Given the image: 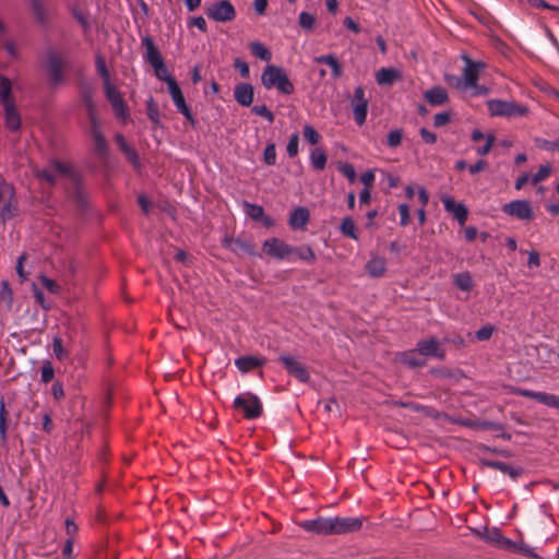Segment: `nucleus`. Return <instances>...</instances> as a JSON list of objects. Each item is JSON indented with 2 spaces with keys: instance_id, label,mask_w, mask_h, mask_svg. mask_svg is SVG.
Returning a JSON list of instances; mask_svg holds the SVG:
<instances>
[{
  "instance_id": "1a4fd4ad",
  "label": "nucleus",
  "mask_w": 559,
  "mask_h": 559,
  "mask_svg": "<svg viewBox=\"0 0 559 559\" xmlns=\"http://www.w3.org/2000/svg\"><path fill=\"white\" fill-rule=\"evenodd\" d=\"M206 15L216 22H230L236 17V10L230 1L219 0L206 10Z\"/></svg>"
},
{
  "instance_id": "680f3d73",
  "label": "nucleus",
  "mask_w": 559,
  "mask_h": 559,
  "mask_svg": "<svg viewBox=\"0 0 559 559\" xmlns=\"http://www.w3.org/2000/svg\"><path fill=\"white\" fill-rule=\"evenodd\" d=\"M399 213L401 226H407L411 223L409 206L406 203L400 204Z\"/></svg>"
},
{
  "instance_id": "cd10ccee",
  "label": "nucleus",
  "mask_w": 559,
  "mask_h": 559,
  "mask_svg": "<svg viewBox=\"0 0 559 559\" xmlns=\"http://www.w3.org/2000/svg\"><path fill=\"white\" fill-rule=\"evenodd\" d=\"M265 361V358H258L254 356H241L235 360V365L239 369V371L249 372L255 368L264 366Z\"/></svg>"
},
{
  "instance_id": "f8f14e48",
  "label": "nucleus",
  "mask_w": 559,
  "mask_h": 559,
  "mask_svg": "<svg viewBox=\"0 0 559 559\" xmlns=\"http://www.w3.org/2000/svg\"><path fill=\"white\" fill-rule=\"evenodd\" d=\"M262 250L269 257L278 260L287 259L290 254H293V246L275 237L264 240Z\"/></svg>"
},
{
  "instance_id": "bf43d9fd",
  "label": "nucleus",
  "mask_w": 559,
  "mask_h": 559,
  "mask_svg": "<svg viewBox=\"0 0 559 559\" xmlns=\"http://www.w3.org/2000/svg\"><path fill=\"white\" fill-rule=\"evenodd\" d=\"M536 145L539 148L546 150V151H558L559 152V141H549L545 139H536L535 140Z\"/></svg>"
},
{
  "instance_id": "bb28decb",
  "label": "nucleus",
  "mask_w": 559,
  "mask_h": 559,
  "mask_svg": "<svg viewBox=\"0 0 559 559\" xmlns=\"http://www.w3.org/2000/svg\"><path fill=\"white\" fill-rule=\"evenodd\" d=\"M5 127L11 131L21 129V117L16 109L15 103L3 107Z\"/></svg>"
},
{
  "instance_id": "423d86ee",
  "label": "nucleus",
  "mask_w": 559,
  "mask_h": 559,
  "mask_svg": "<svg viewBox=\"0 0 559 559\" xmlns=\"http://www.w3.org/2000/svg\"><path fill=\"white\" fill-rule=\"evenodd\" d=\"M462 58L465 61L463 78L452 76L459 90H465L467 86H476L480 71L485 68V63L480 61H474L467 56H463Z\"/></svg>"
},
{
  "instance_id": "f03ea898",
  "label": "nucleus",
  "mask_w": 559,
  "mask_h": 559,
  "mask_svg": "<svg viewBox=\"0 0 559 559\" xmlns=\"http://www.w3.org/2000/svg\"><path fill=\"white\" fill-rule=\"evenodd\" d=\"M262 85L271 90L273 87L285 95H292L295 92V86L289 80L286 71L278 66L267 64L261 75Z\"/></svg>"
},
{
  "instance_id": "de8ad7c7",
  "label": "nucleus",
  "mask_w": 559,
  "mask_h": 559,
  "mask_svg": "<svg viewBox=\"0 0 559 559\" xmlns=\"http://www.w3.org/2000/svg\"><path fill=\"white\" fill-rule=\"evenodd\" d=\"M243 206L246 209V213L253 221H262V218L264 217V210L261 205L252 204V203L245 201Z\"/></svg>"
},
{
  "instance_id": "2eb2a0df",
  "label": "nucleus",
  "mask_w": 559,
  "mask_h": 559,
  "mask_svg": "<svg viewBox=\"0 0 559 559\" xmlns=\"http://www.w3.org/2000/svg\"><path fill=\"white\" fill-rule=\"evenodd\" d=\"M306 532L317 535H332L331 518L319 516L313 520H306L299 523Z\"/></svg>"
},
{
  "instance_id": "69168bd1",
  "label": "nucleus",
  "mask_w": 559,
  "mask_h": 559,
  "mask_svg": "<svg viewBox=\"0 0 559 559\" xmlns=\"http://www.w3.org/2000/svg\"><path fill=\"white\" fill-rule=\"evenodd\" d=\"M55 377V370L50 362H46L40 370V379L43 382L47 383L51 381Z\"/></svg>"
},
{
  "instance_id": "7c9ffc66",
  "label": "nucleus",
  "mask_w": 559,
  "mask_h": 559,
  "mask_svg": "<svg viewBox=\"0 0 559 559\" xmlns=\"http://www.w3.org/2000/svg\"><path fill=\"white\" fill-rule=\"evenodd\" d=\"M513 393L515 395H519V396H523V397H527V399H532V400H535L546 406L549 405V401H550V397H551V394L550 393H545V392H536V391H532V390H528V389H523V388H516L514 389Z\"/></svg>"
},
{
  "instance_id": "4d7b16f0",
  "label": "nucleus",
  "mask_w": 559,
  "mask_h": 559,
  "mask_svg": "<svg viewBox=\"0 0 559 559\" xmlns=\"http://www.w3.org/2000/svg\"><path fill=\"white\" fill-rule=\"evenodd\" d=\"M338 170L350 181L354 182L356 179L355 167L350 163H343L340 165Z\"/></svg>"
},
{
  "instance_id": "4be33fe9",
  "label": "nucleus",
  "mask_w": 559,
  "mask_h": 559,
  "mask_svg": "<svg viewBox=\"0 0 559 559\" xmlns=\"http://www.w3.org/2000/svg\"><path fill=\"white\" fill-rule=\"evenodd\" d=\"M309 210L305 206H298L290 213L288 225L293 229L304 230L309 223Z\"/></svg>"
},
{
  "instance_id": "5fc2aeb1",
  "label": "nucleus",
  "mask_w": 559,
  "mask_h": 559,
  "mask_svg": "<svg viewBox=\"0 0 559 559\" xmlns=\"http://www.w3.org/2000/svg\"><path fill=\"white\" fill-rule=\"evenodd\" d=\"M251 111L257 116L265 118L269 122L274 121V114L265 105H255Z\"/></svg>"
},
{
  "instance_id": "f257e3e1",
  "label": "nucleus",
  "mask_w": 559,
  "mask_h": 559,
  "mask_svg": "<svg viewBox=\"0 0 559 559\" xmlns=\"http://www.w3.org/2000/svg\"><path fill=\"white\" fill-rule=\"evenodd\" d=\"M56 174L71 180L74 185L78 194L80 193L81 177L70 163L52 159L49 163V167L33 169L34 177L40 182H46L49 187H55L57 185Z\"/></svg>"
},
{
  "instance_id": "37998d69",
  "label": "nucleus",
  "mask_w": 559,
  "mask_h": 559,
  "mask_svg": "<svg viewBox=\"0 0 559 559\" xmlns=\"http://www.w3.org/2000/svg\"><path fill=\"white\" fill-rule=\"evenodd\" d=\"M0 301L5 304L8 310L12 308L13 293L8 281L0 284Z\"/></svg>"
},
{
  "instance_id": "c03bdc74",
  "label": "nucleus",
  "mask_w": 559,
  "mask_h": 559,
  "mask_svg": "<svg viewBox=\"0 0 559 559\" xmlns=\"http://www.w3.org/2000/svg\"><path fill=\"white\" fill-rule=\"evenodd\" d=\"M368 114V103L354 104L353 115L355 122L360 127L366 122Z\"/></svg>"
},
{
  "instance_id": "c9c22d12",
  "label": "nucleus",
  "mask_w": 559,
  "mask_h": 559,
  "mask_svg": "<svg viewBox=\"0 0 559 559\" xmlns=\"http://www.w3.org/2000/svg\"><path fill=\"white\" fill-rule=\"evenodd\" d=\"M340 230L343 236L348 237L353 240H358L356 224L350 216H346L342 219Z\"/></svg>"
},
{
  "instance_id": "20e7f679",
  "label": "nucleus",
  "mask_w": 559,
  "mask_h": 559,
  "mask_svg": "<svg viewBox=\"0 0 559 559\" xmlns=\"http://www.w3.org/2000/svg\"><path fill=\"white\" fill-rule=\"evenodd\" d=\"M487 108L490 116L498 117H524L528 114V107L515 102L501 99H490L487 102Z\"/></svg>"
},
{
  "instance_id": "864d4df0",
  "label": "nucleus",
  "mask_w": 559,
  "mask_h": 559,
  "mask_svg": "<svg viewBox=\"0 0 559 559\" xmlns=\"http://www.w3.org/2000/svg\"><path fill=\"white\" fill-rule=\"evenodd\" d=\"M263 162L269 166L276 164V148L274 143H270L265 146L263 152Z\"/></svg>"
},
{
  "instance_id": "58836bf2",
  "label": "nucleus",
  "mask_w": 559,
  "mask_h": 559,
  "mask_svg": "<svg viewBox=\"0 0 559 559\" xmlns=\"http://www.w3.org/2000/svg\"><path fill=\"white\" fill-rule=\"evenodd\" d=\"M249 48H250L251 53L254 57H257L263 61L269 62L272 59L271 51L260 41L250 43Z\"/></svg>"
},
{
  "instance_id": "5701e85b",
  "label": "nucleus",
  "mask_w": 559,
  "mask_h": 559,
  "mask_svg": "<svg viewBox=\"0 0 559 559\" xmlns=\"http://www.w3.org/2000/svg\"><path fill=\"white\" fill-rule=\"evenodd\" d=\"M81 99L85 106L90 121L98 119L94 103V90L91 85L83 84L81 86Z\"/></svg>"
},
{
  "instance_id": "3c124183",
  "label": "nucleus",
  "mask_w": 559,
  "mask_h": 559,
  "mask_svg": "<svg viewBox=\"0 0 559 559\" xmlns=\"http://www.w3.org/2000/svg\"><path fill=\"white\" fill-rule=\"evenodd\" d=\"M403 140V130L395 129L389 132L386 138V144L389 147L394 148L402 144Z\"/></svg>"
},
{
  "instance_id": "338daca9",
  "label": "nucleus",
  "mask_w": 559,
  "mask_h": 559,
  "mask_svg": "<svg viewBox=\"0 0 559 559\" xmlns=\"http://www.w3.org/2000/svg\"><path fill=\"white\" fill-rule=\"evenodd\" d=\"M492 333H493V326L485 325L476 332V337L479 341H487L492 336Z\"/></svg>"
},
{
  "instance_id": "052dcab7",
  "label": "nucleus",
  "mask_w": 559,
  "mask_h": 559,
  "mask_svg": "<svg viewBox=\"0 0 559 559\" xmlns=\"http://www.w3.org/2000/svg\"><path fill=\"white\" fill-rule=\"evenodd\" d=\"M52 352L57 359L62 360L64 356L67 355L63 345L62 340L59 336H56L52 341Z\"/></svg>"
},
{
  "instance_id": "e2e57ef3",
  "label": "nucleus",
  "mask_w": 559,
  "mask_h": 559,
  "mask_svg": "<svg viewBox=\"0 0 559 559\" xmlns=\"http://www.w3.org/2000/svg\"><path fill=\"white\" fill-rule=\"evenodd\" d=\"M234 68L236 70H238V72H239L241 78H243V79L249 78L250 69H249V66H248V63L246 61H243V60H241L239 58H236L234 60Z\"/></svg>"
},
{
  "instance_id": "6ab92c4d",
  "label": "nucleus",
  "mask_w": 559,
  "mask_h": 559,
  "mask_svg": "<svg viewBox=\"0 0 559 559\" xmlns=\"http://www.w3.org/2000/svg\"><path fill=\"white\" fill-rule=\"evenodd\" d=\"M254 88L250 83H238L234 87V97L236 102L243 106L249 107L253 102Z\"/></svg>"
},
{
  "instance_id": "79ce46f5",
  "label": "nucleus",
  "mask_w": 559,
  "mask_h": 559,
  "mask_svg": "<svg viewBox=\"0 0 559 559\" xmlns=\"http://www.w3.org/2000/svg\"><path fill=\"white\" fill-rule=\"evenodd\" d=\"M485 539L490 543L497 544L502 548H509L511 546H514V544L509 538L503 537L496 528L491 532H488L485 536Z\"/></svg>"
},
{
  "instance_id": "603ef678",
  "label": "nucleus",
  "mask_w": 559,
  "mask_h": 559,
  "mask_svg": "<svg viewBox=\"0 0 559 559\" xmlns=\"http://www.w3.org/2000/svg\"><path fill=\"white\" fill-rule=\"evenodd\" d=\"M551 174L550 165H542L538 170L531 177V182L537 185L538 182L548 178Z\"/></svg>"
},
{
  "instance_id": "8fccbe9b",
  "label": "nucleus",
  "mask_w": 559,
  "mask_h": 559,
  "mask_svg": "<svg viewBox=\"0 0 559 559\" xmlns=\"http://www.w3.org/2000/svg\"><path fill=\"white\" fill-rule=\"evenodd\" d=\"M302 134L305 140L311 145L318 144L321 139V135L318 133V131L310 124H306L304 127Z\"/></svg>"
},
{
  "instance_id": "49530a36",
  "label": "nucleus",
  "mask_w": 559,
  "mask_h": 559,
  "mask_svg": "<svg viewBox=\"0 0 559 559\" xmlns=\"http://www.w3.org/2000/svg\"><path fill=\"white\" fill-rule=\"evenodd\" d=\"M95 64H96V70H97L98 74L103 79L104 85L109 84L110 83V73L107 69L105 59L100 55L96 56Z\"/></svg>"
},
{
  "instance_id": "6e6d98bb",
  "label": "nucleus",
  "mask_w": 559,
  "mask_h": 559,
  "mask_svg": "<svg viewBox=\"0 0 559 559\" xmlns=\"http://www.w3.org/2000/svg\"><path fill=\"white\" fill-rule=\"evenodd\" d=\"M298 144H299V135L298 133H294L290 135L289 141L287 143V154L289 157H295L298 154Z\"/></svg>"
},
{
  "instance_id": "412c9836",
  "label": "nucleus",
  "mask_w": 559,
  "mask_h": 559,
  "mask_svg": "<svg viewBox=\"0 0 559 559\" xmlns=\"http://www.w3.org/2000/svg\"><path fill=\"white\" fill-rule=\"evenodd\" d=\"M142 46L145 48L144 59L151 67L164 60L154 39L150 35L142 37Z\"/></svg>"
},
{
  "instance_id": "aec40b11",
  "label": "nucleus",
  "mask_w": 559,
  "mask_h": 559,
  "mask_svg": "<svg viewBox=\"0 0 559 559\" xmlns=\"http://www.w3.org/2000/svg\"><path fill=\"white\" fill-rule=\"evenodd\" d=\"M480 464L486 467L498 469L510 476L512 479L519 478L524 472L520 466H512L501 461L480 460Z\"/></svg>"
},
{
  "instance_id": "f3484780",
  "label": "nucleus",
  "mask_w": 559,
  "mask_h": 559,
  "mask_svg": "<svg viewBox=\"0 0 559 559\" xmlns=\"http://www.w3.org/2000/svg\"><path fill=\"white\" fill-rule=\"evenodd\" d=\"M90 124V135L94 142V152L99 157H104L108 154V144L102 132L99 120H92Z\"/></svg>"
},
{
  "instance_id": "a878e982",
  "label": "nucleus",
  "mask_w": 559,
  "mask_h": 559,
  "mask_svg": "<svg viewBox=\"0 0 559 559\" xmlns=\"http://www.w3.org/2000/svg\"><path fill=\"white\" fill-rule=\"evenodd\" d=\"M424 98L431 106H441L449 102V95L444 87L433 86L424 93Z\"/></svg>"
},
{
  "instance_id": "39448f33",
  "label": "nucleus",
  "mask_w": 559,
  "mask_h": 559,
  "mask_svg": "<svg viewBox=\"0 0 559 559\" xmlns=\"http://www.w3.org/2000/svg\"><path fill=\"white\" fill-rule=\"evenodd\" d=\"M234 407L241 411L246 419L259 418L263 412L260 399L251 392H246L236 396L234 400Z\"/></svg>"
},
{
  "instance_id": "a211bd4d",
  "label": "nucleus",
  "mask_w": 559,
  "mask_h": 559,
  "mask_svg": "<svg viewBox=\"0 0 559 559\" xmlns=\"http://www.w3.org/2000/svg\"><path fill=\"white\" fill-rule=\"evenodd\" d=\"M441 201L444 205L445 211L451 213L460 225L465 224L468 216V211L463 203L455 202L453 198L450 195L442 197Z\"/></svg>"
},
{
  "instance_id": "9b49d317",
  "label": "nucleus",
  "mask_w": 559,
  "mask_h": 559,
  "mask_svg": "<svg viewBox=\"0 0 559 559\" xmlns=\"http://www.w3.org/2000/svg\"><path fill=\"white\" fill-rule=\"evenodd\" d=\"M362 518L335 516L331 518L332 535H342L358 532L362 527Z\"/></svg>"
},
{
  "instance_id": "a19ab883",
  "label": "nucleus",
  "mask_w": 559,
  "mask_h": 559,
  "mask_svg": "<svg viewBox=\"0 0 559 559\" xmlns=\"http://www.w3.org/2000/svg\"><path fill=\"white\" fill-rule=\"evenodd\" d=\"M31 1V8L33 11V14L36 19V21L39 24H46L47 23V12L46 8L41 0H29Z\"/></svg>"
},
{
  "instance_id": "b1692460",
  "label": "nucleus",
  "mask_w": 559,
  "mask_h": 559,
  "mask_svg": "<svg viewBox=\"0 0 559 559\" xmlns=\"http://www.w3.org/2000/svg\"><path fill=\"white\" fill-rule=\"evenodd\" d=\"M115 140H116V143L118 144L120 151L126 155L127 159L132 164V166L136 169L140 168L141 167L140 157H139L136 151L127 143L124 136L122 134L118 133V134H116Z\"/></svg>"
},
{
  "instance_id": "a18cd8bd",
  "label": "nucleus",
  "mask_w": 559,
  "mask_h": 559,
  "mask_svg": "<svg viewBox=\"0 0 559 559\" xmlns=\"http://www.w3.org/2000/svg\"><path fill=\"white\" fill-rule=\"evenodd\" d=\"M298 24L302 29L310 32L316 26V17L313 14L302 11L298 16Z\"/></svg>"
},
{
  "instance_id": "473e14b6",
  "label": "nucleus",
  "mask_w": 559,
  "mask_h": 559,
  "mask_svg": "<svg viewBox=\"0 0 559 559\" xmlns=\"http://www.w3.org/2000/svg\"><path fill=\"white\" fill-rule=\"evenodd\" d=\"M401 361L412 368L424 367L426 365V359L421 357L417 348L402 353Z\"/></svg>"
},
{
  "instance_id": "4468645a",
  "label": "nucleus",
  "mask_w": 559,
  "mask_h": 559,
  "mask_svg": "<svg viewBox=\"0 0 559 559\" xmlns=\"http://www.w3.org/2000/svg\"><path fill=\"white\" fill-rule=\"evenodd\" d=\"M104 90L105 96L107 100L110 103L117 117L126 118L128 115V108L118 88L111 83H109L107 85H104Z\"/></svg>"
},
{
  "instance_id": "7ed1b4c3",
  "label": "nucleus",
  "mask_w": 559,
  "mask_h": 559,
  "mask_svg": "<svg viewBox=\"0 0 559 559\" xmlns=\"http://www.w3.org/2000/svg\"><path fill=\"white\" fill-rule=\"evenodd\" d=\"M47 58V72L49 83L51 86L57 87L64 83V70L68 67L66 59L55 48L46 49Z\"/></svg>"
},
{
  "instance_id": "9d476101",
  "label": "nucleus",
  "mask_w": 559,
  "mask_h": 559,
  "mask_svg": "<svg viewBox=\"0 0 559 559\" xmlns=\"http://www.w3.org/2000/svg\"><path fill=\"white\" fill-rule=\"evenodd\" d=\"M502 212L521 221H532L534 218L532 205L526 200H514L506 203L502 206Z\"/></svg>"
},
{
  "instance_id": "4c0bfd02",
  "label": "nucleus",
  "mask_w": 559,
  "mask_h": 559,
  "mask_svg": "<svg viewBox=\"0 0 559 559\" xmlns=\"http://www.w3.org/2000/svg\"><path fill=\"white\" fill-rule=\"evenodd\" d=\"M453 283L463 292H469L473 288V278L469 272H462L454 275Z\"/></svg>"
},
{
  "instance_id": "c756f323",
  "label": "nucleus",
  "mask_w": 559,
  "mask_h": 559,
  "mask_svg": "<svg viewBox=\"0 0 559 559\" xmlns=\"http://www.w3.org/2000/svg\"><path fill=\"white\" fill-rule=\"evenodd\" d=\"M401 78V72L393 68H381L376 73V81L379 85H392Z\"/></svg>"
},
{
  "instance_id": "e433bc0d",
  "label": "nucleus",
  "mask_w": 559,
  "mask_h": 559,
  "mask_svg": "<svg viewBox=\"0 0 559 559\" xmlns=\"http://www.w3.org/2000/svg\"><path fill=\"white\" fill-rule=\"evenodd\" d=\"M293 254H295L299 260L305 262H314L317 259L314 251L308 245L293 247Z\"/></svg>"
},
{
  "instance_id": "6e6552de",
  "label": "nucleus",
  "mask_w": 559,
  "mask_h": 559,
  "mask_svg": "<svg viewBox=\"0 0 559 559\" xmlns=\"http://www.w3.org/2000/svg\"><path fill=\"white\" fill-rule=\"evenodd\" d=\"M168 92L177 110L183 115V117L191 123L192 127H194L197 121L190 107L187 105L183 93L176 80H170V82H168Z\"/></svg>"
},
{
  "instance_id": "f704fd0d",
  "label": "nucleus",
  "mask_w": 559,
  "mask_h": 559,
  "mask_svg": "<svg viewBox=\"0 0 559 559\" xmlns=\"http://www.w3.org/2000/svg\"><path fill=\"white\" fill-rule=\"evenodd\" d=\"M328 156L322 148H313L310 152V162L316 170H323L326 166Z\"/></svg>"
},
{
  "instance_id": "0eeeda50",
  "label": "nucleus",
  "mask_w": 559,
  "mask_h": 559,
  "mask_svg": "<svg viewBox=\"0 0 559 559\" xmlns=\"http://www.w3.org/2000/svg\"><path fill=\"white\" fill-rule=\"evenodd\" d=\"M278 361L283 365L287 373L296 378L299 382L306 383L310 380V374L302 362L289 354H282Z\"/></svg>"
},
{
  "instance_id": "09e8293b",
  "label": "nucleus",
  "mask_w": 559,
  "mask_h": 559,
  "mask_svg": "<svg viewBox=\"0 0 559 559\" xmlns=\"http://www.w3.org/2000/svg\"><path fill=\"white\" fill-rule=\"evenodd\" d=\"M152 68L154 69V73H155L156 78L160 81L166 82L167 85H168V82H170V80H175V78L170 73H168V70H167V67L165 66L164 60L156 63L155 66H152Z\"/></svg>"
},
{
  "instance_id": "393cba45",
  "label": "nucleus",
  "mask_w": 559,
  "mask_h": 559,
  "mask_svg": "<svg viewBox=\"0 0 559 559\" xmlns=\"http://www.w3.org/2000/svg\"><path fill=\"white\" fill-rule=\"evenodd\" d=\"M4 191L9 192V199L0 207V215L3 221L11 219L17 213V202L14 199V192L12 186H5Z\"/></svg>"
},
{
  "instance_id": "2f4dec72",
  "label": "nucleus",
  "mask_w": 559,
  "mask_h": 559,
  "mask_svg": "<svg viewBox=\"0 0 559 559\" xmlns=\"http://www.w3.org/2000/svg\"><path fill=\"white\" fill-rule=\"evenodd\" d=\"M366 271L372 277H380L384 275L386 271V262L384 258L374 257L370 259L366 264Z\"/></svg>"
},
{
  "instance_id": "13d9d810",
  "label": "nucleus",
  "mask_w": 559,
  "mask_h": 559,
  "mask_svg": "<svg viewBox=\"0 0 559 559\" xmlns=\"http://www.w3.org/2000/svg\"><path fill=\"white\" fill-rule=\"evenodd\" d=\"M64 530L67 534V539L75 540V536L78 534L79 527L71 519H66L64 521Z\"/></svg>"
},
{
  "instance_id": "72a5a7b5",
  "label": "nucleus",
  "mask_w": 559,
  "mask_h": 559,
  "mask_svg": "<svg viewBox=\"0 0 559 559\" xmlns=\"http://www.w3.org/2000/svg\"><path fill=\"white\" fill-rule=\"evenodd\" d=\"M0 103L3 107L15 103L12 94V83L2 74H0Z\"/></svg>"
},
{
  "instance_id": "0e129e2a",
  "label": "nucleus",
  "mask_w": 559,
  "mask_h": 559,
  "mask_svg": "<svg viewBox=\"0 0 559 559\" xmlns=\"http://www.w3.org/2000/svg\"><path fill=\"white\" fill-rule=\"evenodd\" d=\"M451 121V114L449 111H442L439 114H436L433 117V126L436 128L443 127L448 124Z\"/></svg>"
},
{
  "instance_id": "774afa93",
  "label": "nucleus",
  "mask_w": 559,
  "mask_h": 559,
  "mask_svg": "<svg viewBox=\"0 0 559 559\" xmlns=\"http://www.w3.org/2000/svg\"><path fill=\"white\" fill-rule=\"evenodd\" d=\"M43 286L50 293L57 294L59 292L60 286L51 278L47 276L41 277Z\"/></svg>"
},
{
  "instance_id": "c85d7f7f",
  "label": "nucleus",
  "mask_w": 559,
  "mask_h": 559,
  "mask_svg": "<svg viewBox=\"0 0 559 559\" xmlns=\"http://www.w3.org/2000/svg\"><path fill=\"white\" fill-rule=\"evenodd\" d=\"M314 62L324 63L331 68L332 76L334 79H340L343 75L342 64L337 60V58L332 55H322L314 58Z\"/></svg>"
},
{
  "instance_id": "ea45409f",
  "label": "nucleus",
  "mask_w": 559,
  "mask_h": 559,
  "mask_svg": "<svg viewBox=\"0 0 559 559\" xmlns=\"http://www.w3.org/2000/svg\"><path fill=\"white\" fill-rule=\"evenodd\" d=\"M146 114L147 118L155 127L160 126L158 105L152 96L146 100Z\"/></svg>"
},
{
  "instance_id": "dca6fc26",
  "label": "nucleus",
  "mask_w": 559,
  "mask_h": 559,
  "mask_svg": "<svg viewBox=\"0 0 559 559\" xmlns=\"http://www.w3.org/2000/svg\"><path fill=\"white\" fill-rule=\"evenodd\" d=\"M416 348L424 357H436L441 360L445 358V350L440 347V342L436 337L419 341Z\"/></svg>"
},
{
  "instance_id": "ddd939ff",
  "label": "nucleus",
  "mask_w": 559,
  "mask_h": 559,
  "mask_svg": "<svg viewBox=\"0 0 559 559\" xmlns=\"http://www.w3.org/2000/svg\"><path fill=\"white\" fill-rule=\"evenodd\" d=\"M222 245L238 255L247 254L252 257L257 254L255 246L251 241L241 237L234 238L226 235L222 239Z\"/></svg>"
}]
</instances>
